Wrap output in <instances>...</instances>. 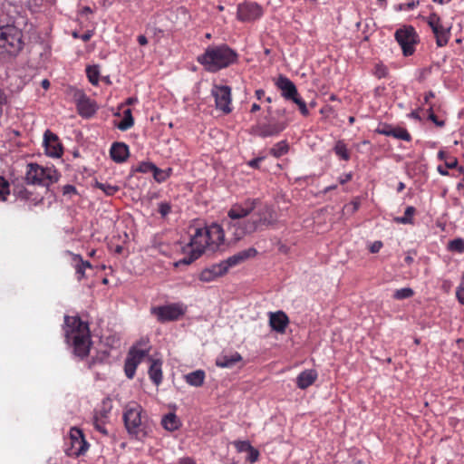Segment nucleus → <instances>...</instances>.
Here are the masks:
<instances>
[{"instance_id": "obj_1", "label": "nucleus", "mask_w": 464, "mask_h": 464, "mask_svg": "<svg viewBox=\"0 0 464 464\" xmlns=\"http://www.w3.org/2000/svg\"><path fill=\"white\" fill-rule=\"evenodd\" d=\"M227 232L234 241L247 235L273 227L277 223V214L273 206L262 203L259 198H246L233 204L223 220Z\"/></svg>"}, {"instance_id": "obj_2", "label": "nucleus", "mask_w": 464, "mask_h": 464, "mask_svg": "<svg viewBox=\"0 0 464 464\" xmlns=\"http://www.w3.org/2000/svg\"><path fill=\"white\" fill-rule=\"evenodd\" d=\"M225 232L223 227L218 223L210 226L196 228L190 242L185 247L188 256L184 257L180 262L186 265L191 264L206 251L215 252L224 243Z\"/></svg>"}, {"instance_id": "obj_3", "label": "nucleus", "mask_w": 464, "mask_h": 464, "mask_svg": "<svg viewBox=\"0 0 464 464\" xmlns=\"http://www.w3.org/2000/svg\"><path fill=\"white\" fill-rule=\"evenodd\" d=\"M197 61L209 72H217L235 64L238 61L237 53L227 44L208 46L198 55Z\"/></svg>"}, {"instance_id": "obj_4", "label": "nucleus", "mask_w": 464, "mask_h": 464, "mask_svg": "<svg viewBox=\"0 0 464 464\" xmlns=\"http://www.w3.org/2000/svg\"><path fill=\"white\" fill-rule=\"evenodd\" d=\"M123 421L128 433L137 440H143L150 431L149 416L136 401L125 405Z\"/></svg>"}, {"instance_id": "obj_5", "label": "nucleus", "mask_w": 464, "mask_h": 464, "mask_svg": "<svg viewBox=\"0 0 464 464\" xmlns=\"http://www.w3.org/2000/svg\"><path fill=\"white\" fill-rule=\"evenodd\" d=\"M64 332L67 343L73 346V353L80 358L87 356V322L78 316H64Z\"/></svg>"}, {"instance_id": "obj_6", "label": "nucleus", "mask_w": 464, "mask_h": 464, "mask_svg": "<svg viewBox=\"0 0 464 464\" xmlns=\"http://www.w3.org/2000/svg\"><path fill=\"white\" fill-rule=\"evenodd\" d=\"M23 47L21 30L10 24L0 27V59L8 61L17 56Z\"/></svg>"}, {"instance_id": "obj_7", "label": "nucleus", "mask_w": 464, "mask_h": 464, "mask_svg": "<svg viewBox=\"0 0 464 464\" xmlns=\"http://www.w3.org/2000/svg\"><path fill=\"white\" fill-rule=\"evenodd\" d=\"M150 349V340L147 337H141L130 348L124 363V372L129 379L134 377L138 365L144 358L149 357Z\"/></svg>"}, {"instance_id": "obj_8", "label": "nucleus", "mask_w": 464, "mask_h": 464, "mask_svg": "<svg viewBox=\"0 0 464 464\" xmlns=\"http://www.w3.org/2000/svg\"><path fill=\"white\" fill-rule=\"evenodd\" d=\"M59 173L53 168H43L37 163H29L25 173L27 184L48 188L59 179Z\"/></svg>"}, {"instance_id": "obj_9", "label": "nucleus", "mask_w": 464, "mask_h": 464, "mask_svg": "<svg viewBox=\"0 0 464 464\" xmlns=\"http://www.w3.org/2000/svg\"><path fill=\"white\" fill-rule=\"evenodd\" d=\"M395 40L401 47L404 56H411L415 52V45L418 43V34L411 25H404L396 30Z\"/></svg>"}, {"instance_id": "obj_10", "label": "nucleus", "mask_w": 464, "mask_h": 464, "mask_svg": "<svg viewBox=\"0 0 464 464\" xmlns=\"http://www.w3.org/2000/svg\"><path fill=\"white\" fill-rule=\"evenodd\" d=\"M159 322L165 323L177 321L186 313V306L180 303H172L166 305L154 306L150 310Z\"/></svg>"}, {"instance_id": "obj_11", "label": "nucleus", "mask_w": 464, "mask_h": 464, "mask_svg": "<svg viewBox=\"0 0 464 464\" xmlns=\"http://www.w3.org/2000/svg\"><path fill=\"white\" fill-rule=\"evenodd\" d=\"M426 21L435 35L437 45L439 47L447 45L450 37V28L443 26L441 18L436 13H431Z\"/></svg>"}, {"instance_id": "obj_12", "label": "nucleus", "mask_w": 464, "mask_h": 464, "mask_svg": "<svg viewBox=\"0 0 464 464\" xmlns=\"http://www.w3.org/2000/svg\"><path fill=\"white\" fill-rule=\"evenodd\" d=\"M211 94L215 98V103L218 110L224 113H229L231 109V88L227 85H214Z\"/></svg>"}, {"instance_id": "obj_13", "label": "nucleus", "mask_w": 464, "mask_h": 464, "mask_svg": "<svg viewBox=\"0 0 464 464\" xmlns=\"http://www.w3.org/2000/svg\"><path fill=\"white\" fill-rule=\"evenodd\" d=\"M286 121H271L268 123H260L255 127V133L261 138L277 136L286 127Z\"/></svg>"}, {"instance_id": "obj_14", "label": "nucleus", "mask_w": 464, "mask_h": 464, "mask_svg": "<svg viewBox=\"0 0 464 464\" xmlns=\"http://www.w3.org/2000/svg\"><path fill=\"white\" fill-rule=\"evenodd\" d=\"M263 15L261 5L254 2H247L239 5L237 8V17L241 21L249 22L260 18Z\"/></svg>"}, {"instance_id": "obj_15", "label": "nucleus", "mask_w": 464, "mask_h": 464, "mask_svg": "<svg viewBox=\"0 0 464 464\" xmlns=\"http://www.w3.org/2000/svg\"><path fill=\"white\" fill-rule=\"evenodd\" d=\"M44 145L45 152L53 158H60L63 154V146L59 141L58 136L51 130H45L44 134Z\"/></svg>"}, {"instance_id": "obj_16", "label": "nucleus", "mask_w": 464, "mask_h": 464, "mask_svg": "<svg viewBox=\"0 0 464 464\" xmlns=\"http://www.w3.org/2000/svg\"><path fill=\"white\" fill-rule=\"evenodd\" d=\"M227 270L223 261L218 264H213L208 267H206L199 274V280L202 282L209 283L217 278L226 275Z\"/></svg>"}, {"instance_id": "obj_17", "label": "nucleus", "mask_w": 464, "mask_h": 464, "mask_svg": "<svg viewBox=\"0 0 464 464\" xmlns=\"http://www.w3.org/2000/svg\"><path fill=\"white\" fill-rule=\"evenodd\" d=\"M257 255V250L255 247H249L247 249L239 251L235 255L229 256L226 260H223L227 270L229 268L237 266L247 259L253 258Z\"/></svg>"}, {"instance_id": "obj_18", "label": "nucleus", "mask_w": 464, "mask_h": 464, "mask_svg": "<svg viewBox=\"0 0 464 464\" xmlns=\"http://www.w3.org/2000/svg\"><path fill=\"white\" fill-rule=\"evenodd\" d=\"M70 442H76L77 449H65V453L68 456H79L84 451L85 446L87 444L84 440L83 432L77 428L71 429Z\"/></svg>"}, {"instance_id": "obj_19", "label": "nucleus", "mask_w": 464, "mask_h": 464, "mask_svg": "<svg viewBox=\"0 0 464 464\" xmlns=\"http://www.w3.org/2000/svg\"><path fill=\"white\" fill-rule=\"evenodd\" d=\"M276 85L281 91V95L285 100L289 101L298 93L294 82L285 76L280 75L276 82Z\"/></svg>"}, {"instance_id": "obj_20", "label": "nucleus", "mask_w": 464, "mask_h": 464, "mask_svg": "<svg viewBox=\"0 0 464 464\" xmlns=\"http://www.w3.org/2000/svg\"><path fill=\"white\" fill-rule=\"evenodd\" d=\"M289 324L288 316L282 311L270 313L269 324L271 328L279 333L284 334Z\"/></svg>"}, {"instance_id": "obj_21", "label": "nucleus", "mask_w": 464, "mask_h": 464, "mask_svg": "<svg viewBox=\"0 0 464 464\" xmlns=\"http://www.w3.org/2000/svg\"><path fill=\"white\" fill-rule=\"evenodd\" d=\"M110 155L113 161L122 163L129 158V147L123 142H114L111 147Z\"/></svg>"}, {"instance_id": "obj_22", "label": "nucleus", "mask_w": 464, "mask_h": 464, "mask_svg": "<svg viewBox=\"0 0 464 464\" xmlns=\"http://www.w3.org/2000/svg\"><path fill=\"white\" fill-rule=\"evenodd\" d=\"M317 372L314 369L303 371L296 377V385L301 390H305L316 381Z\"/></svg>"}, {"instance_id": "obj_23", "label": "nucleus", "mask_w": 464, "mask_h": 464, "mask_svg": "<svg viewBox=\"0 0 464 464\" xmlns=\"http://www.w3.org/2000/svg\"><path fill=\"white\" fill-rule=\"evenodd\" d=\"M69 94L73 98L79 114L83 118H87V100L83 91L75 88H70Z\"/></svg>"}, {"instance_id": "obj_24", "label": "nucleus", "mask_w": 464, "mask_h": 464, "mask_svg": "<svg viewBox=\"0 0 464 464\" xmlns=\"http://www.w3.org/2000/svg\"><path fill=\"white\" fill-rule=\"evenodd\" d=\"M149 360L150 362L148 372L150 379L154 384L159 385L162 382V362L159 359H152L151 357H149Z\"/></svg>"}, {"instance_id": "obj_25", "label": "nucleus", "mask_w": 464, "mask_h": 464, "mask_svg": "<svg viewBox=\"0 0 464 464\" xmlns=\"http://www.w3.org/2000/svg\"><path fill=\"white\" fill-rule=\"evenodd\" d=\"M243 360L240 353L235 352L231 354H221L216 360V365L220 368H232Z\"/></svg>"}, {"instance_id": "obj_26", "label": "nucleus", "mask_w": 464, "mask_h": 464, "mask_svg": "<svg viewBox=\"0 0 464 464\" xmlns=\"http://www.w3.org/2000/svg\"><path fill=\"white\" fill-rule=\"evenodd\" d=\"M205 372L202 370L194 371L185 376L186 382L194 387H200L204 383Z\"/></svg>"}, {"instance_id": "obj_27", "label": "nucleus", "mask_w": 464, "mask_h": 464, "mask_svg": "<svg viewBox=\"0 0 464 464\" xmlns=\"http://www.w3.org/2000/svg\"><path fill=\"white\" fill-rule=\"evenodd\" d=\"M162 426L169 431H174L179 429L180 421L174 413H168L162 418Z\"/></svg>"}, {"instance_id": "obj_28", "label": "nucleus", "mask_w": 464, "mask_h": 464, "mask_svg": "<svg viewBox=\"0 0 464 464\" xmlns=\"http://www.w3.org/2000/svg\"><path fill=\"white\" fill-rule=\"evenodd\" d=\"M289 151V144L286 140H281L276 143L270 150L269 154L274 158H280Z\"/></svg>"}, {"instance_id": "obj_29", "label": "nucleus", "mask_w": 464, "mask_h": 464, "mask_svg": "<svg viewBox=\"0 0 464 464\" xmlns=\"http://www.w3.org/2000/svg\"><path fill=\"white\" fill-rule=\"evenodd\" d=\"M134 125V119L132 117L131 110L127 109L123 111V119L117 125L121 130H127Z\"/></svg>"}, {"instance_id": "obj_30", "label": "nucleus", "mask_w": 464, "mask_h": 464, "mask_svg": "<svg viewBox=\"0 0 464 464\" xmlns=\"http://www.w3.org/2000/svg\"><path fill=\"white\" fill-rule=\"evenodd\" d=\"M334 151L341 160L345 161L350 160V152L347 149L346 144L343 140H338L334 148Z\"/></svg>"}, {"instance_id": "obj_31", "label": "nucleus", "mask_w": 464, "mask_h": 464, "mask_svg": "<svg viewBox=\"0 0 464 464\" xmlns=\"http://www.w3.org/2000/svg\"><path fill=\"white\" fill-rule=\"evenodd\" d=\"M416 212V209L412 206H409L406 208L404 211V216L395 218V222L398 224H413V216Z\"/></svg>"}, {"instance_id": "obj_32", "label": "nucleus", "mask_w": 464, "mask_h": 464, "mask_svg": "<svg viewBox=\"0 0 464 464\" xmlns=\"http://www.w3.org/2000/svg\"><path fill=\"white\" fill-rule=\"evenodd\" d=\"M447 249L450 252L463 254L464 253V239L458 237L449 241Z\"/></svg>"}, {"instance_id": "obj_33", "label": "nucleus", "mask_w": 464, "mask_h": 464, "mask_svg": "<svg viewBox=\"0 0 464 464\" xmlns=\"http://www.w3.org/2000/svg\"><path fill=\"white\" fill-rule=\"evenodd\" d=\"M170 173H171V169H161L158 168L157 166H155L152 170L153 178L159 183L166 181L167 179L170 176Z\"/></svg>"}, {"instance_id": "obj_34", "label": "nucleus", "mask_w": 464, "mask_h": 464, "mask_svg": "<svg viewBox=\"0 0 464 464\" xmlns=\"http://www.w3.org/2000/svg\"><path fill=\"white\" fill-rule=\"evenodd\" d=\"M94 187L100 188L106 196H113L120 190V187L118 186L102 183L99 181L95 182Z\"/></svg>"}, {"instance_id": "obj_35", "label": "nucleus", "mask_w": 464, "mask_h": 464, "mask_svg": "<svg viewBox=\"0 0 464 464\" xmlns=\"http://www.w3.org/2000/svg\"><path fill=\"white\" fill-rule=\"evenodd\" d=\"M392 137L402 140L405 141H411V136L405 128L394 127Z\"/></svg>"}, {"instance_id": "obj_36", "label": "nucleus", "mask_w": 464, "mask_h": 464, "mask_svg": "<svg viewBox=\"0 0 464 464\" xmlns=\"http://www.w3.org/2000/svg\"><path fill=\"white\" fill-rule=\"evenodd\" d=\"M289 101H292L298 106L300 113L303 116L307 117L309 115V110L307 108V105L305 102L300 97L299 93L294 96V98H291Z\"/></svg>"}, {"instance_id": "obj_37", "label": "nucleus", "mask_w": 464, "mask_h": 464, "mask_svg": "<svg viewBox=\"0 0 464 464\" xmlns=\"http://www.w3.org/2000/svg\"><path fill=\"white\" fill-rule=\"evenodd\" d=\"M289 101H292L298 106L300 113L303 116L307 117L309 115V110L307 108V105L305 102L300 97L299 93L294 96V98H291Z\"/></svg>"}, {"instance_id": "obj_38", "label": "nucleus", "mask_w": 464, "mask_h": 464, "mask_svg": "<svg viewBox=\"0 0 464 464\" xmlns=\"http://www.w3.org/2000/svg\"><path fill=\"white\" fill-rule=\"evenodd\" d=\"M413 295H414V291L411 288L404 287V288L396 290L392 296L396 300H402V299L411 298V296H413Z\"/></svg>"}, {"instance_id": "obj_39", "label": "nucleus", "mask_w": 464, "mask_h": 464, "mask_svg": "<svg viewBox=\"0 0 464 464\" xmlns=\"http://www.w3.org/2000/svg\"><path fill=\"white\" fill-rule=\"evenodd\" d=\"M111 402L110 400H106V401H102L101 410L96 411L95 413L98 414L100 419L109 420V414L111 412Z\"/></svg>"}, {"instance_id": "obj_40", "label": "nucleus", "mask_w": 464, "mask_h": 464, "mask_svg": "<svg viewBox=\"0 0 464 464\" xmlns=\"http://www.w3.org/2000/svg\"><path fill=\"white\" fill-rule=\"evenodd\" d=\"M108 420L100 419L97 413L94 414L93 417V426L94 428L103 435H107L108 431L105 428Z\"/></svg>"}, {"instance_id": "obj_41", "label": "nucleus", "mask_w": 464, "mask_h": 464, "mask_svg": "<svg viewBox=\"0 0 464 464\" xmlns=\"http://www.w3.org/2000/svg\"><path fill=\"white\" fill-rule=\"evenodd\" d=\"M72 259L75 263L76 273L79 275V279H81L84 276V269L85 266H87V262H84L79 256H73Z\"/></svg>"}, {"instance_id": "obj_42", "label": "nucleus", "mask_w": 464, "mask_h": 464, "mask_svg": "<svg viewBox=\"0 0 464 464\" xmlns=\"http://www.w3.org/2000/svg\"><path fill=\"white\" fill-rule=\"evenodd\" d=\"M419 5H420L419 0H416V1L412 0L411 2H409V3L399 4V5H394V10L397 12L413 10Z\"/></svg>"}, {"instance_id": "obj_43", "label": "nucleus", "mask_w": 464, "mask_h": 464, "mask_svg": "<svg viewBox=\"0 0 464 464\" xmlns=\"http://www.w3.org/2000/svg\"><path fill=\"white\" fill-rule=\"evenodd\" d=\"M9 193V183L4 177L0 176V200L5 201Z\"/></svg>"}, {"instance_id": "obj_44", "label": "nucleus", "mask_w": 464, "mask_h": 464, "mask_svg": "<svg viewBox=\"0 0 464 464\" xmlns=\"http://www.w3.org/2000/svg\"><path fill=\"white\" fill-rule=\"evenodd\" d=\"M373 73L378 79H382L388 76L389 70L384 64L377 63L374 67Z\"/></svg>"}, {"instance_id": "obj_45", "label": "nucleus", "mask_w": 464, "mask_h": 464, "mask_svg": "<svg viewBox=\"0 0 464 464\" xmlns=\"http://www.w3.org/2000/svg\"><path fill=\"white\" fill-rule=\"evenodd\" d=\"M156 165L150 161H142L136 168V171L140 173H152V170Z\"/></svg>"}, {"instance_id": "obj_46", "label": "nucleus", "mask_w": 464, "mask_h": 464, "mask_svg": "<svg viewBox=\"0 0 464 464\" xmlns=\"http://www.w3.org/2000/svg\"><path fill=\"white\" fill-rule=\"evenodd\" d=\"M456 297L459 304H464V274L461 276L459 285L457 286Z\"/></svg>"}, {"instance_id": "obj_47", "label": "nucleus", "mask_w": 464, "mask_h": 464, "mask_svg": "<svg viewBox=\"0 0 464 464\" xmlns=\"http://www.w3.org/2000/svg\"><path fill=\"white\" fill-rule=\"evenodd\" d=\"M234 446L238 452L248 451L252 447L247 440H237L234 442Z\"/></svg>"}, {"instance_id": "obj_48", "label": "nucleus", "mask_w": 464, "mask_h": 464, "mask_svg": "<svg viewBox=\"0 0 464 464\" xmlns=\"http://www.w3.org/2000/svg\"><path fill=\"white\" fill-rule=\"evenodd\" d=\"M99 81V72L96 66L89 65V82L97 84Z\"/></svg>"}, {"instance_id": "obj_49", "label": "nucleus", "mask_w": 464, "mask_h": 464, "mask_svg": "<svg viewBox=\"0 0 464 464\" xmlns=\"http://www.w3.org/2000/svg\"><path fill=\"white\" fill-rule=\"evenodd\" d=\"M394 127L389 124H383L377 129V132L384 136L392 137Z\"/></svg>"}, {"instance_id": "obj_50", "label": "nucleus", "mask_w": 464, "mask_h": 464, "mask_svg": "<svg viewBox=\"0 0 464 464\" xmlns=\"http://www.w3.org/2000/svg\"><path fill=\"white\" fill-rule=\"evenodd\" d=\"M247 452H248V456H247L246 459L250 463H255L258 460L259 451L256 449H255L254 447H251V449H249V450Z\"/></svg>"}, {"instance_id": "obj_51", "label": "nucleus", "mask_w": 464, "mask_h": 464, "mask_svg": "<svg viewBox=\"0 0 464 464\" xmlns=\"http://www.w3.org/2000/svg\"><path fill=\"white\" fill-rule=\"evenodd\" d=\"M429 119L436 125V126H439V127H443L445 125V121H442V120H439V118L434 114L433 111H432V108L430 107L429 109Z\"/></svg>"}, {"instance_id": "obj_52", "label": "nucleus", "mask_w": 464, "mask_h": 464, "mask_svg": "<svg viewBox=\"0 0 464 464\" xmlns=\"http://www.w3.org/2000/svg\"><path fill=\"white\" fill-rule=\"evenodd\" d=\"M170 206L169 203L167 202H161L160 205H159V212L160 213V215L162 217H166L169 212H170Z\"/></svg>"}, {"instance_id": "obj_53", "label": "nucleus", "mask_w": 464, "mask_h": 464, "mask_svg": "<svg viewBox=\"0 0 464 464\" xmlns=\"http://www.w3.org/2000/svg\"><path fill=\"white\" fill-rule=\"evenodd\" d=\"M265 160V157H257L247 162V165L251 167L252 169H259L260 168V162H262Z\"/></svg>"}, {"instance_id": "obj_54", "label": "nucleus", "mask_w": 464, "mask_h": 464, "mask_svg": "<svg viewBox=\"0 0 464 464\" xmlns=\"http://www.w3.org/2000/svg\"><path fill=\"white\" fill-rule=\"evenodd\" d=\"M445 166L447 169H455L458 168V160L454 157L447 158L445 161Z\"/></svg>"}, {"instance_id": "obj_55", "label": "nucleus", "mask_w": 464, "mask_h": 464, "mask_svg": "<svg viewBox=\"0 0 464 464\" xmlns=\"http://www.w3.org/2000/svg\"><path fill=\"white\" fill-rule=\"evenodd\" d=\"M382 246H383V245H382V241H379V240H378V241H374V242L371 245V246H370L369 250H370V252H371V253L375 254V253H378V252L381 250V248L382 247Z\"/></svg>"}, {"instance_id": "obj_56", "label": "nucleus", "mask_w": 464, "mask_h": 464, "mask_svg": "<svg viewBox=\"0 0 464 464\" xmlns=\"http://www.w3.org/2000/svg\"><path fill=\"white\" fill-rule=\"evenodd\" d=\"M353 179V174L352 173H346L343 176H341L338 180H339V183L343 185L345 183H347L348 181H350L351 179Z\"/></svg>"}, {"instance_id": "obj_57", "label": "nucleus", "mask_w": 464, "mask_h": 464, "mask_svg": "<svg viewBox=\"0 0 464 464\" xmlns=\"http://www.w3.org/2000/svg\"><path fill=\"white\" fill-rule=\"evenodd\" d=\"M177 464H197L195 460L191 458L186 457L181 458L178 460Z\"/></svg>"}, {"instance_id": "obj_58", "label": "nucleus", "mask_w": 464, "mask_h": 464, "mask_svg": "<svg viewBox=\"0 0 464 464\" xmlns=\"http://www.w3.org/2000/svg\"><path fill=\"white\" fill-rule=\"evenodd\" d=\"M75 188L72 185H66L63 187V194L66 195V194H71V193H75Z\"/></svg>"}, {"instance_id": "obj_59", "label": "nucleus", "mask_w": 464, "mask_h": 464, "mask_svg": "<svg viewBox=\"0 0 464 464\" xmlns=\"http://www.w3.org/2000/svg\"><path fill=\"white\" fill-rule=\"evenodd\" d=\"M97 110V105L89 100V117Z\"/></svg>"}, {"instance_id": "obj_60", "label": "nucleus", "mask_w": 464, "mask_h": 464, "mask_svg": "<svg viewBox=\"0 0 464 464\" xmlns=\"http://www.w3.org/2000/svg\"><path fill=\"white\" fill-rule=\"evenodd\" d=\"M350 206H352V213H354L359 209L360 202L358 200H353L351 202Z\"/></svg>"}, {"instance_id": "obj_61", "label": "nucleus", "mask_w": 464, "mask_h": 464, "mask_svg": "<svg viewBox=\"0 0 464 464\" xmlns=\"http://www.w3.org/2000/svg\"><path fill=\"white\" fill-rule=\"evenodd\" d=\"M137 40L140 45H146L148 44V39L143 34L139 35Z\"/></svg>"}, {"instance_id": "obj_62", "label": "nucleus", "mask_w": 464, "mask_h": 464, "mask_svg": "<svg viewBox=\"0 0 464 464\" xmlns=\"http://www.w3.org/2000/svg\"><path fill=\"white\" fill-rule=\"evenodd\" d=\"M438 172L442 175V176H448L449 175V171H448V169L445 167H442V166H439L438 167Z\"/></svg>"}, {"instance_id": "obj_63", "label": "nucleus", "mask_w": 464, "mask_h": 464, "mask_svg": "<svg viewBox=\"0 0 464 464\" xmlns=\"http://www.w3.org/2000/svg\"><path fill=\"white\" fill-rule=\"evenodd\" d=\"M265 96V91L262 89H258L256 91V97L257 100H261Z\"/></svg>"}, {"instance_id": "obj_64", "label": "nucleus", "mask_w": 464, "mask_h": 464, "mask_svg": "<svg viewBox=\"0 0 464 464\" xmlns=\"http://www.w3.org/2000/svg\"><path fill=\"white\" fill-rule=\"evenodd\" d=\"M413 260H414V259H413V256H411L410 255V253H409V254L405 256V258H404V262H405L407 265H409V266H410V265H411V264L413 263Z\"/></svg>"}]
</instances>
